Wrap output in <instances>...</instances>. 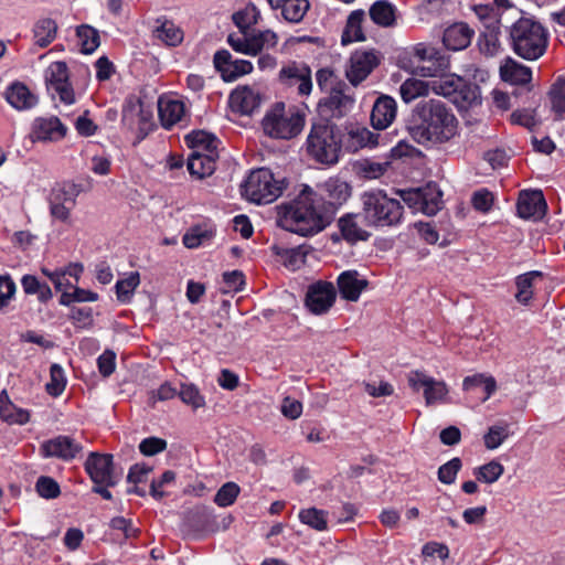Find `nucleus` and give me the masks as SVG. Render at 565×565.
<instances>
[{
	"mask_svg": "<svg viewBox=\"0 0 565 565\" xmlns=\"http://www.w3.org/2000/svg\"><path fill=\"white\" fill-rule=\"evenodd\" d=\"M333 220L332 205L309 186L291 202L277 206V224L300 236H312L323 231Z\"/></svg>",
	"mask_w": 565,
	"mask_h": 565,
	"instance_id": "1",
	"label": "nucleus"
},
{
	"mask_svg": "<svg viewBox=\"0 0 565 565\" xmlns=\"http://www.w3.org/2000/svg\"><path fill=\"white\" fill-rule=\"evenodd\" d=\"M458 119L445 103L438 99L420 102L407 126L409 136L419 145L445 143L457 135Z\"/></svg>",
	"mask_w": 565,
	"mask_h": 565,
	"instance_id": "2",
	"label": "nucleus"
},
{
	"mask_svg": "<svg viewBox=\"0 0 565 565\" xmlns=\"http://www.w3.org/2000/svg\"><path fill=\"white\" fill-rule=\"evenodd\" d=\"M509 40L512 51L523 60L536 61L544 55L548 32L533 18H520L511 26Z\"/></svg>",
	"mask_w": 565,
	"mask_h": 565,
	"instance_id": "3",
	"label": "nucleus"
},
{
	"mask_svg": "<svg viewBox=\"0 0 565 565\" xmlns=\"http://www.w3.org/2000/svg\"><path fill=\"white\" fill-rule=\"evenodd\" d=\"M361 214L364 223L369 226H394L402 221L403 205L398 200L390 198L383 190L364 192L361 195Z\"/></svg>",
	"mask_w": 565,
	"mask_h": 565,
	"instance_id": "4",
	"label": "nucleus"
},
{
	"mask_svg": "<svg viewBox=\"0 0 565 565\" xmlns=\"http://www.w3.org/2000/svg\"><path fill=\"white\" fill-rule=\"evenodd\" d=\"M341 130L328 120L312 124L307 138V150L318 162L334 164L341 151Z\"/></svg>",
	"mask_w": 565,
	"mask_h": 565,
	"instance_id": "5",
	"label": "nucleus"
},
{
	"mask_svg": "<svg viewBox=\"0 0 565 565\" xmlns=\"http://www.w3.org/2000/svg\"><path fill=\"white\" fill-rule=\"evenodd\" d=\"M284 189V179H276L269 169L259 168L249 173L242 185V193L253 203L269 204L281 195Z\"/></svg>",
	"mask_w": 565,
	"mask_h": 565,
	"instance_id": "6",
	"label": "nucleus"
},
{
	"mask_svg": "<svg viewBox=\"0 0 565 565\" xmlns=\"http://www.w3.org/2000/svg\"><path fill=\"white\" fill-rule=\"evenodd\" d=\"M264 132L275 139H291L302 130L305 117L298 111H287L284 103H277L262 121Z\"/></svg>",
	"mask_w": 565,
	"mask_h": 565,
	"instance_id": "7",
	"label": "nucleus"
},
{
	"mask_svg": "<svg viewBox=\"0 0 565 565\" xmlns=\"http://www.w3.org/2000/svg\"><path fill=\"white\" fill-rule=\"evenodd\" d=\"M231 521L232 518L228 515L218 522L212 509L205 505H196L184 512L182 529L186 533L194 535L214 533L220 529H227Z\"/></svg>",
	"mask_w": 565,
	"mask_h": 565,
	"instance_id": "8",
	"label": "nucleus"
},
{
	"mask_svg": "<svg viewBox=\"0 0 565 565\" xmlns=\"http://www.w3.org/2000/svg\"><path fill=\"white\" fill-rule=\"evenodd\" d=\"M45 85L52 98L58 97L65 105L75 103V93L70 82L68 67L65 62L57 61L50 64L45 71Z\"/></svg>",
	"mask_w": 565,
	"mask_h": 565,
	"instance_id": "9",
	"label": "nucleus"
},
{
	"mask_svg": "<svg viewBox=\"0 0 565 565\" xmlns=\"http://www.w3.org/2000/svg\"><path fill=\"white\" fill-rule=\"evenodd\" d=\"M85 470L95 484L114 487L121 478V472H116L113 455L90 452L85 461Z\"/></svg>",
	"mask_w": 565,
	"mask_h": 565,
	"instance_id": "10",
	"label": "nucleus"
},
{
	"mask_svg": "<svg viewBox=\"0 0 565 565\" xmlns=\"http://www.w3.org/2000/svg\"><path fill=\"white\" fill-rule=\"evenodd\" d=\"M379 64L380 55L376 51H355L349 60L345 76L353 86H358Z\"/></svg>",
	"mask_w": 565,
	"mask_h": 565,
	"instance_id": "11",
	"label": "nucleus"
},
{
	"mask_svg": "<svg viewBox=\"0 0 565 565\" xmlns=\"http://www.w3.org/2000/svg\"><path fill=\"white\" fill-rule=\"evenodd\" d=\"M408 384L414 391H424L427 405L446 402L448 388L443 381H437L423 372L414 371L408 375Z\"/></svg>",
	"mask_w": 565,
	"mask_h": 565,
	"instance_id": "12",
	"label": "nucleus"
},
{
	"mask_svg": "<svg viewBox=\"0 0 565 565\" xmlns=\"http://www.w3.org/2000/svg\"><path fill=\"white\" fill-rule=\"evenodd\" d=\"M335 297L333 284L320 280L308 287L306 307L315 315H323L333 306Z\"/></svg>",
	"mask_w": 565,
	"mask_h": 565,
	"instance_id": "13",
	"label": "nucleus"
},
{
	"mask_svg": "<svg viewBox=\"0 0 565 565\" xmlns=\"http://www.w3.org/2000/svg\"><path fill=\"white\" fill-rule=\"evenodd\" d=\"M77 191L73 184H58L54 186L49 196L51 215L62 222L70 217L71 210L76 204Z\"/></svg>",
	"mask_w": 565,
	"mask_h": 565,
	"instance_id": "14",
	"label": "nucleus"
},
{
	"mask_svg": "<svg viewBox=\"0 0 565 565\" xmlns=\"http://www.w3.org/2000/svg\"><path fill=\"white\" fill-rule=\"evenodd\" d=\"M279 79L288 87L297 86V92L301 96L311 93V70L305 63L291 62L284 66L279 72Z\"/></svg>",
	"mask_w": 565,
	"mask_h": 565,
	"instance_id": "15",
	"label": "nucleus"
},
{
	"mask_svg": "<svg viewBox=\"0 0 565 565\" xmlns=\"http://www.w3.org/2000/svg\"><path fill=\"white\" fill-rule=\"evenodd\" d=\"M416 55L422 61L417 66L418 73L424 77H439L449 70V56L434 47L417 49Z\"/></svg>",
	"mask_w": 565,
	"mask_h": 565,
	"instance_id": "16",
	"label": "nucleus"
},
{
	"mask_svg": "<svg viewBox=\"0 0 565 565\" xmlns=\"http://www.w3.org/2000/svg\"><path fill=\"white\" fill-rule=\"evenodd\" d=\"M83 450V446L70 436L60 435L41 445L44 458H58L64 461L73 460Z\"/></svg>",
	"mask_w": 565,
	"mask_h": 565,
	"instance_id": "17",
	"label": "nucleus"
},
{
	"mask_svg": "<svg viewBox=\"0 0 565 565\" xmlns=\"http://www.w3.org/2000/svg\"><path fill=\"white\" fill-rule=\"evenodd\" d=\"M518 215L524 220H541L547 210V204L541 190H524L520 192Z\"/></svg>",
	"mask_w": 565,
	"mask_h": 565,
	"instance_id": "18",
	"label": "nucleus"
},
{
	"mask_svg": "<svg viewBox=\"0 0 565 565\" xmlns=\"http://www.w3.org/2000/svg\"><path fill=\"white\" fill-rule=\"evenodd\" d=\"M403 201L411 207L420 210L427 215H435L441 209V192L430 193L419 189L401 192Z\"/></svg>",
	"mask_w": 565,
	"mask_h": 565,
	"instance_id": "19",
	"label": "nucleus"
},
{
	"mask_svg": "<svg viewBox=\"0 0 565 565\" xmlns=\"http://www.w3.org/2000/svg\"><path fill=\"white\" fill-rule=\"evenodd\" d=\"M319 198L323 199V205H332L333 216L338 206L342 205L351 195V186L339 178H330L318 184Z\"/></svg>",
	"mask_w": 565,
	"mask_h": 565,
	"instance_id": "20",
	"label": "nucleus"
},
{
	"mask_svg": "<svg viewBox=\"0 0 565 565\" xmlns=\"http://www.w3.org/2000/svg\"><path fill=\"white\" fill-rule=\"evenodd\" d=\"M341 298L348 301H358L362 291L367 288L369 281L356 270H345L337 279Z\"/></svg>",
	"mask_w": 565,
	"mask_h": 565,
	"instance_id": "21",
	"label": "nucleus"
},
{
	"mask_svg": "<svg viewBox=\"0 0 565 565\" xmlns=\"http://www.w3.org/2000/svg\"><path fill=\"white\" fill-rule=\"evenodd\" d=\"M67 128L56 116L39 117L34 120L32 135L36 140L57 141L65 137Z\"/></svg>",
	"mask_w": 565,
	"mask_h": 565,
	"instance_id": "22",
	"label": "nucleus"
},
{
	"mask_svg": "<svg viewBox=\"0 0 565 565\" xmlns=\"http://www.w3.org/2000/svg\"><path fill=\"white\" fill-rule=\"evenodd\" d=\"M230 105L235 113L250 115L259 107L260 95L248 86L237 87L230 95Z\"/></svg>",
	"mask_w": 565,
	"mask_h": 565,
	"instance_id": "23",
	"label": "nucleus"
},
{
	"mask_svg": "<svg viewBox=\"0 0 565 565\" xmlns=\"http://www.w3.org/2000/svg\"><path fill=\"white\" fill-rule=\"evenodd\" d=\"M396 117V102L387 96L383 95L379 97L372 108L371 124L374 129L383 130L386 129Z\"/></svg>",
	"mask_w": 565,
	"mask_h": 565,
	"instance_id": "24",
	"label": "nucleus"
},
{
	"mask_svg": "<svg viewBox=\"0 0 565 565\" xmlns=\"http://www.w3.org/2000/svg\"><path fill=\"white\" fill-rule=\"evenodd\" d=\"M217 151L202 152L193 150L188 158V170L191 175L199 179L211 175L215 170Z\"/></svg>",
	"mask_w": 565,
	"mask_h": 565,
	"instance_id": "25",
	"label": "nucleus"
},
{
	"mask_svg": "<svg viewBox=\"0 0 565 565\" xmlns=\"http://www.w3.org/2000/svg\"><path fill=\"white\" fill-rule=\"evenodd\" d=\"M4 98L17 110L31 109L39 102L38 97L21 82L12 83L7 88Z\"/></svg>",
	"mask_w": 565,
	"mask_h": 565,
	"instance_id": "26",
	"label": "nucleus"
},
{
	"mask_svg": "<svg viewBox=\"0 0 565 565\" xmlns=\"http://www.w3.org/2000/svg\"><path fill=\"white\" fill-rule=\"evenodd\" d=\"M472 35L473 30L466 23H455L445 30L443 43L447 50L460 51L470 44Z\"/></svg>",
	"mask_w": 565,
	"mask_h": 565,
	"instance_id": "27",
	"label": "nucleus"
},
{
	"mask_svg": "<svg viewBox=\"0 0 565 565\" xmlns=\"http://www.w3.org/2000/svg\"><path fill=\"white\" fill-rule=\"evenodd\" d=\"M185 107L183 102L177 99H163L158 102V113L161 125L170 129L184 116Z\"/></svg>",
	"mask_w": 565,
	"mask_h": 565,
	"instance_id": "28",
	"label": "nucleus"
},
{
	"mask_svg": "<svg viewBox=\"0 0 565 565\" xmlns=\"http://www.w3.org/2000/svg\"><path fill=\"white\" fill-rule=\"evenodd\" d=\"M500 74L504 82L516 85H525L532 79L531 68L511 57H508L504 65L500 67Z\"/></svg>",
	"mask_w": 565,
	"mask_h": 565,
	"instance_id": "29",
	"label": "nucleus"
},
{
	"mask_svg": "<svg viewBox=\"0 0 565 565\" xmlns=\"http://www.w3.org/2000/svg\"><path fill=\"white\" fill-rule=\"evenodd\" d=\"M396 8L387 0L375 1L369 14L371 20L379 26L393 28L396 24Z\"/></svg>",
	"mask_w": 565,
	"mask_h": 565,
	"instance_id": "30",
	"label": "nucleus"
},
{
	"mask_svg": "<svg viewBox=\"0 0 565 565\" xmlns=\"http://www.w3.org/2000/svg\"><path fill=\"white\" fill-rule=\"evenodd\" d=\"M353 99L345 95L341 88H331L329 96L320 103V106L328 109L332 117L341 118L347 114Z\"/></svg>",
	"mask_w": 565,
	"mask_h": 565,
	"instance_id": "31",
	"label": "nucleus"
},
{
	"mask_svg": "<svg viewBox=\"0 0 565 565\" xmlns=\"http://www.w3.org/2000/svg\"><path fill=\"white\" fill-rule=\"evenodd\" d=\"M461 84L452 97V103L459 108H468L480 103V88L476 83L461 77Z\"/></svg>",
	"mask_w": 565,
	"mask_h": 565,
	"instance_id": "32",
	"label": "nucleus"
},
{
	"mask_svg": "<svg viewBox=\"0 0 565 565\" xmlns=\"http://www.w3.org/2000/svg\"><path fill=\"white\" fill-rule=\"evenodd\" d=\"M358 215L345 214L338 221L342 237L350 244H354L359 241H367L370 233L360 227L355 221Z\"/></svg>",
	"mask_w": 565,
	"mask_h": 565,
	"instance_id": "33",
	"label": "nucleus"
},
{
	"mask_svg": "<svg viewBox=\"0 0 565 565\" xmlns=\"http://www.w3.org/2000/svg\"><path fill=\"white\" fill-rule=\"evenodd\" d=\"M363 10L352 11L348 18L345 29L343 30L341 42L343 45L355 41H364L365 35L362 31V21L364 19Z\"/></svg>",
	"mask_w": 565,
	"mask_h": 565,
	"instance_id": "34",
	"label": "nucleus"
},
{
	"mask_svg": "<svg viewBox=\"0 0 565 565\" xmlns=\"http://www.w3.org/2000/svg\"><path fill=\"white\" fill-rule=\"evenodd\" d=\"M377 145V136L367 128L351 129L347 135L345 147L349 151L355 152L363 147Z\"/></svg>",
	"mask_w": 565,
	"mask_h": 565,
	"instance_id": "35",
	"label": "nucleus"
},
{
	"mask_svg": "<svg viewBox=\"0 0 565 565\" xmlns=\"http://www.w3.org/2000/svg\"><path fill=\"white\" fill-rule=\"evenodd\" d=\"M215 230L207 224L191 226L183 235L182 242L188 248H196L213 238Z\"/></svg>",
	"mask_w": 565,
	"mask_h": 565,
	"instance_id": "36",
	"label": "nucleus"
},
{
	"mask_svg": "<svg viewBox=\"0 0 565 565\" xmlns=\"http://www.w3.org/2000/svg\"><path fill=\"white\" fill-rule=\"evenodd\" d=\"M57 24L53 19H40L33 28L35 44L40 47L49 46L56 38Z\"/></svg>",
	"mask_w": 565,
	"mask_h": 565,
	"instance_id": "37",
	"label": "nucleus"
},
{
	"mask_svg": "<svg viewBox=\"0 0 565 565\" xmlns=\"http://www.w3.org/2000/svg\"><path fill=\"white\" fill-rule=\"evenodd\" d=\"M186 143L193 150L202 152L217 151L218 140L216 137L204 130H195L185 137Z\"/></svg>",
	"mask_w": 565,
	"mask_h": 565,
	"instance_id": "38",
	"label": "nucleus"
},
{
	"mask_svg": "<svg viewBox=\"0 0 565 565\" xmlns=\"http://www.w3.org/2000/svg\"><path fill=\"white\" fill-rule=\"evenodd\" d=\"M308 0H286L278 4L281 10V17L290 23H299L309 10Z\"/></svg>",
	"mask_w": 565,
	"mask_h": 565,
	"instance_id": "39",
	"label": "nucleus"
},
{
	"mask_svg": "<svg viewBox=\"0 0 565 565\" xmlns=\"http://www.w3.org/2000/svg\"><path fill=\"white\" fill-rule=\"evenodd\" d=\"M76 35L81 45V52L83 54L94 53L100 45V36L97 29L82 24L76 28Z\"/></svg>",
	"mask_w": 565,
	"mask_h": 565,
	"instance_id": "40",
	"label": "nucleus"
},
{
	"mask_svg": "<svg viewBox=\"0 0 565 565\" xmlns=\"http://www.w3.org/2000/svg\"><path fill=\"white\" fill-rule=\"evenodd\" d=\"M21 286L26 295H36L41 302H47L53 297L50 286L34 275H24L21 278Z\"/></svg>",
	"mask_w": 565,
	"mask_h": 565,
	"instance_id": "41",
	"label": "nucleus"
},
{
	"mask_svg": "<svg viewBox=\"0 0 565 565\" xmlns=\"http://www.w3.org/2000/svg\"><path fill=\"white\" fill-rule=\"evenodd\" d=\"M273 252L280 257L284 265L290 269H297L305 263L306 253L302 250L301 246L288 248L274 245Z\"/></svg>",
	"mask_w": 565,
	"mask_h": 565,
	"instance_id": "42",
	"label": "nucleus"
},
{
	"mask_svg": "<svg viewBox=\"0 0 565 565\" xmlns=\"http://www.w3.org/2000/svg\"><path fill=\"white\" fill-rule=\"evenodd\" d=\"M458 85H462L460 76L454 74H443L437 79L431 82V90L437 95H441L452 100Z\"/></svg>",
	"mask_w": 565,
	"mask_h": 565,
	"instance_id": "43",
	"label": "nucleus"
},
{
	"mask_svg": "<svg viewBox=\"0 0 565 565\" xmlns=\"http://www.w3.org/2000/svg\"><path fill=\"white\" fill-rule=\"evenodd\" d=\"M503 472L504 467L497 460H491L473 470L476 479L487 484H492L498 481Z\"/></svg>",
	"mask_w": 565,
	"mask_h": 565,
	"instance_id": "44",
	"label": "nucleus"
},
{
	"mask_svg": "<svg viewBox=\"0 0 565 565\" xmlns=\"http://www.w3.org/2000/svg\"><path fill=\"white\" fill-rule=\"evenodd\" d=\"M475 12L478 19L482 22L483 31H499L500 30V11L494 7L488 4H480L475 7Z\"/></svg>",
	"mask_w": 565,
	"mask_h": 565,
	"instance_id": "45",
	"label": "nucleus"
},
{
	"mask_svg": "<svg viewBox=\"0 0 565 565\" xmlns=\"http://www.w3.org/2000/svg\"><path fill=\"white\" fill-rule=\"evenodd\" d=\"M556 119L565 118V79H557L548 93Z\"/></svg>",
	"mask_w": 565,
	"mask_h": 565,
	"instance_id": "46",
	"label": "nucleus"
},
{
	"mask_svg": "<svg viewBox=\"0 0 565 565\" xmlns=\"http://www.w3.org/2000/svg\"><path fill=\"white\" fill-rule=\"evenodd\" d=\"M299 520L317 531H324L328 527L327 512L316 508L302 509L299 512Z\"/></svg>",
	"mask_w": 565,
	"mask_h": 565,
	"instance_id": "47",
	"label": "nucleus"
},
{
	"mask_svg": "<svg viewBox=\"0 0 565 565\" xmlns=\"http://www.w3.org/2000/svg\"><path fill=\"white\" fill-rule=\"evenodd\" d=\"M499 31H482L478 39V46L480 52L488 56L493 57L495 56L500 49L501 43L499 41Z\"/></svg>",
	"mask_w": 565,
	"mask_h": 565,
	"instance_id": "48",
	"label": "nucleus"
},
{
	"mask_svg": "<svg viewBox=\"0 0 565 565\" xmlns=\"http://www.w3.org/2000/svg\"><path fill=\"white\" fill-rule=\"evenodd\" d=\"M140 284L139 273H131L127 278L116 282V295L120 302H128L132 292Z\"/></svg>",
	"mask_w": 565,
	"mask_h": 565,
	"instance_id": "49",
	"label": "nucleus"
},
{
	"mask_svg": "<svg viewBox=\"0 0 565 565\" xmlns=\"http://www.w3.org/2000/svg\"><path fill=\"white\" fill-rule=\"evenodd\" d=\"M66 385L64 371L61 365L54 363L50 369V382L46 383V391L52 396L62 394Z\"/></svg>",
	"mask_w": 565,
	"mask_h": 565,
	"instance_id": "50",
	"label": "nucleus"
},
{
	"mask_svg": "<svg viewBox=\"0 0 565 565\" xmlns=\"http://www.w3.org/2000/svg\"><path fill=\"white\" fill-rule=\"evenodd\" d=\"M252 42V55H257L263 49L274 47L277 44V34L271 30L249 35Z\"/></svg>",
	"mask_w": 565,
	"mask_h": 565,
	"instance_id": "51",
	"label": "nucleus"
},
{
	"mask_svg": "<svg viewBox=\"0 0 565 565\" xmlns=\"http://www.w3.org/2000/svg\"><path fill=\"white\" fill-rule=\"evenodd\" d=\"M427 90V85L419 79L408 78L399 88L401 96L404 102L409 103L420 95H424Z\"/></svg>",
	"mask_w": 565,
	"mask_h": 565,
	"instance_id": "52",
	"label": "nucleus"
},
{
	"mask_svg": "<svg viewBox=\"0 0 565 565\" xmlns=\"http://www.w3.org/2000/svg\"><path fill=\"white\" fill-rule=\"evenodd\" d=\"M462 467L460 458L455 457L448 462L441 465L438 469V480L444 484H452L456 481L457 475Z\"/></svg>",
	"mask_w": 565,
	"mask_h": 565,
	"instance_id": "53",
	"label": "nucleus"
},
{
	"mask_svg": "<svg viewBox=\"0 0 565 565\" xmlns=\"http://www.w3.org/2000/svg\"><path fill=\"white\" fill-rule=\"evenodd\" d=\"M509 437L508 425H493L484 435V446L487 449L493 450L501 446Z\"/></svg>",
	"mask_w": 565,
	"mask_h": 565,
	"instance_id": "54",
	"label": "nucleus"
},
{
	"mask_svg": "<svg viewBox=\"0 0 565 565\" xmlns=\"http://www.w3.org/2000/svg\"><path fill=\"white\" fill-rule=\"evenodd\" d=\"M178 395L183 403L192 406L194 409L205 405L204 397L194 384H182Z\"/></svg>",
	"mask_w": 565,
	"mask_h": 565,
	"instance_id": "55",
	"label": "nucleus"
},
{
	"mask_svg": "<svg viewBox=\"0 0 565 565\" xmlns=\"http://www.w3.org/2000/svg\"><path fill=\"white\" fill-rule=\"evenodd\" d=\"M239 493V487L235 482L224 483L214 497V502L218 507L232 505Z\"/></svg>",
	"mask_w": 565,
	"mask_h": 565,
	"instance_id": "56",
	"label": "nucleus"
},
{
	"mask_svg": "<svg viewBox=\"0 0 565 565\" xmlns=\"http://www.w3.org/2000/svg\"><path fill=\"white\" fill-rule=\"evenodd\" d=\"M156 36L169 45H177L182 41V32L172 22L164 21L154 30Z\"/></svg>",
	"mask_w": 565,
	"mask_h": 565,
	"instance_id": "57",
	"label": "nucleus"
},
{
	"mask_svg": "<svg viewBox=\"0 0 565 565\" xmlns=\"http://www.w3.org/2000/svg\"><path fill=\"white\" fill-rule=\"evenodd\" d=\"M253 71V64L246 60L232 61L230 66L224 70L223 79L226 82H233L239 76L249 74Z\"/></svg>",
	"mask_w": 565,
	"mask_h": 565,
	"instance_id": "58",
	"label": "nucleus"
},
{
	"mask_svg": "<svg viewBox=\"0 0 565 565\" xmlns=\"http://www.w3.org/2000/svg\"><path fill=\"white\" fill-rule=\"evenodd\" d=\"M35 489L40 497L44 499H54L60 495V486L51 477L42 476L35 483Z\"/></svg>",
	"mask_w": 565,
	"mask_h": 565,
	"instance_id": "59",
	"label": "nucleus"
},
{
	"mask_svg": "<svg viewBox=\"0 0 565 565\" xmlns=\"http://www.w3.org/2000/svg\"><path fill=\"white\" fill-rule=\"evenodd\" d=\"M531 275L532 274H523L516 278L518 292L515 298L521 303H527V301L532 298L533 280H531Z\"/></svg>",
	"mask_w": 565,
	"mask_h": 565,
	"instance_id": "60",
	"label": "nucleus"
},
{
	"mask_svg": "<svg viewBox=\"0 0 565 565\" xmlns=\"http://www.w3.org/2000/svg\"><path fill=\"white\" fill-rule=\"evenodd\" d=\"M167 448V441L159 437L145 438L140 445L139 450L145 456H154Z\"/></svg>",
	"mask_w": 565,
	"mask_h": 565,
	"instance_id": "61",
	"label": "nucleus"
},
{
	"mask_svg": "<svg viewBox=\"0 0 565 565\" xmlns=\"http://www.w3.org/2000/svg\"><path fill=\"white\" fill-rule=\"evenodd\" d=\"M15 290V284L9 275L0 276V309L8 306Z\"/></svg>",
	"mask_w": 565,
	"mask_h": 565,
	"instance_id": "62",
	"label": "nucleus"
},
{
	"mask_svg": "<svg viewBox=\"0 0 565 565\" xmlns=\"http://www.w3.org/2000/svg\"><path fill=\"white\" fill-rule=\"evenodd\" d=\"M493 204V194L486 190H479L472 195V205L480 212H488Z\"/></svg>",
	"mask_w": 565,
	"mask_h": 565,
	"instance_id": "63",
	"label": "nucleus"
},
{
	"mask_svg": "<svg viewBox=\"0 0 565 565\" xmlns=\"http://www.w3.org/2000/svg\"><path fill=\"white\" fill-rule=\"evenodd\" d=\"M116 354L114 351L106 350L99 358L97 359L99 373L107 377L111 375L115 371L116 366Z\"/></svg>",
	"mask_w": 565,
	"mask_h": 565,
	"instance_id": "64",
	"label": "nucleus"
}]
</instances>
